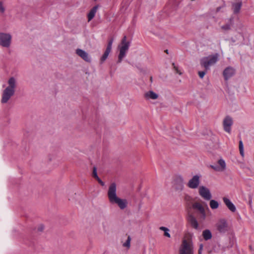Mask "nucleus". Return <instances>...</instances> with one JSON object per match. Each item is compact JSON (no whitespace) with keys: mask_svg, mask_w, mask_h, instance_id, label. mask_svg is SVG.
Instances as JSON below:
<instances>
[{"mask_svg":"<svg viewBox=\"0 0 254 254\" xmlns=\"http://www.w3.org/2000/svg\"><path fill=\"white\" fill-rule=\"evenodd\" d=\"M235 69L232 66H228L224 69L223 75L225 80H228L235 74Z\"/></svg>","mask_w":254,"mask_h":254,"instance_id":"nucleus-14","label":"nucleus"},{"mask_svg":"<svg viewBox=\"0 0 254 254\" xmlns=\"http://www.w3.org/2000/svg\"><path fill=\"white\" fill-rule=\"evenodd\" d=\"M217 230L219 233L225 234L231 230V226L225 219H220L216 224Z\"/></svg>","mask_w":254,"mask_h":254,"instance_id":"nucleus-7","label":"nucleus"},{"mask_svg":"<svg viewBox=\"0 0 254 254\" xmlns=\"http://www.w3.org/2000/svg\"><path fill=\"white\" fill-rule=\"evenodd\" d=\"M210 207L212 209H217L219 207L218 202L215 200H211L209 203Z\"/></svg>","mask_w":254,"mask_h":254,"instance_id":"nucleus-22","label":"nucleus"},{"mask_svg":"<svg viewBox=\"0 0 254 254\" xmlns=\"http://www.w3.org/2000/svg\"><path fill=\"white\" fill-rule=\"evenodd\" d=\"M173 65L174 67V69L176 71L177 73H179L180 75L182 74V72L179 70L178 67L176 66L174 64H173Z\"/></svg>","mask_w":254,"mask_h":254,"instance_id":"nucleus-31","label":"nucleus"},{"mask_svg":"<svg viewBox=\"0 0 254 254\" xmlns=\"http://www.w3.org/2000/svg\"><path fill=\"white\" fill-rule=\"evenodd\" d=\"M201 175H195L190 179L187 183V186L191 189H196L199 187Z\"/></svg>","mask_w":254,"mask_h":254,"instance_id":"nucleus-9","label":"nucleus"},{"mask_svg":"<svg viewBox=\"0 0 254 254\" xmlns=\"http://www.w3.org/2000/svg\"><path fill=\"white\" fill-rule=\"evenodd\" d=\"M159 97V95L153 91H148L144 94V97L145 99L149 100H156Z\"/></svg>","mask_w":254,"mask_h":254,"instance_id":"nucleus-18","label":"nucleus"},{"mask_svg":"<svg viewBox=\"0 0 254 254\" xmlns=\"http://www.w3.org/2000/svg\"><path fill=\"white\" fill-rule=\"evenodd\" d=\"M198 193L201 197H202L205 200H209L212 197L210 190L209 189L204 186H200L199 187Z\"/></svg>","mask_w":254,"mask_h":254,"instance_id":"nucleus-11","label":"nucleus"},{"mask_svg":"<svg viewBox=\"0 0 254 254\" xmlns=\"http://www.w3.org/2000/svg\"><path fill=\"white\" fill-rule=\"evenodd\" d=\"M237 31L238 34L240 35L237 40H244L245 37L246 36L247 33V30L246 27L243 25H240L237 28Z\"/></svg>","mask_w":254,"mask_h":254,"instance_id":"nucleus-15","label":"nucleus"},{"mask_svg":"<svg viewBox=\"0 0 254 254\" xmlns=\"http://www.w3.org/2000/svg\"><path fill=\"white\" fill-rule=\"evenodd\" d=\"M203 248V244H200L199 245V250H198V254H201V252L202 251Z\"/></svg>","mask_w":254,"mask_h":254,"instance_id":"nucleus-34","label":"nucleus"},{"mask_svg":"<svg viewBox=\"0 0 254 254\" xmlns=\"http://www.w3.org/2000/svg\"><path fill=\"white\" fill-rule=\"evenodd\" d=\"M5 10L4 7L3 5L2 2H0V11L2 13L4 12Z\"/></svg>","mask_w":254,"mask_h":254,"instance_id":"nucleus-33","label":"nucleus"},{"mask_svg":"<svg viewBox=\"0 0 254 254\" xmlns=\"http://www.w3.org/2000/svg\"><path fill=\"white\" fill-rule=\"evenodd\" d=\"M159 229L160 230H162V231L164 232V235L165 237H167L168 238H170L171 237V235H170V234L169 233V229L168 228H167V227H165L162 226V227H160L159 228Z\"/></svg>","mask_w":254,"mask_h":254,"instance_id":"nucleus-26","label":"nucleus"},{"mask_svg":"<svg viewBox=\"0 0 254 254\" xmlns=\"http://www.w3.org/2000/svg\"><path fill=\"white\" fill-rule=\"evenodd\" d=\"M233 124L232 118L230 116L226 117L223 121V126L224 130L230 133L231 132V127Z\"/></svg>","mask_w":254,"mask_h":254,"instance_id":"nucleus-12","label":"nucleus"},{"mask_svg":"<svg viewBox=\"0 0 254 254\" xmlns=\"http://www.w3.org/2000/svg\"><path fill=\"white\" fill-rule=\"evenodd\" d=\"M185 199L186 200H189L190 199V197L189 195H187L185 196Z\"/></svg>","mask_w":254,"mask_h":254,"instance_id":"nucleus-37","label":"nucleus"},{"mask_svg":"<svg viewBox=\"0 0 254 254\" xmlns=\"http://www.w3.org/2000/svg\"><path fill=\"white\" fill-rule=\"evenodd\" d=\"M239 150L241 155L242 157L244 156V147H243V144L242 140H240L239 141Z\"/></svg>","mask_w":254,"mask_h":254,"instance_id":"nucleus-28","label":"nucleus"},{"mask_svg":"<svg viewBox=\"0 0 254 254\" xmlns=\"http://www.w3.org/2000/svg\"><path fill=\"white\" fill-rule=\"evenodd\" d=\"M114 39L113 38H111L108 42L107 47L106 48V49L108 50H109L111 51L112 47V44L113 43Z\"/></svg>","mask_w":254,"mask_h":254,"instance_id":"nucleus-29","label":"nucleus"},{"mask_svg":"<svg viewBox=\"0 0 254 254\" xmlns=\"http://www.w3.org/2000/svg\"><path fill=\"white\" fill-rule=\"evenodd\" d=\"M241 3L240 2H237L236 3L233 4V8L234 10V12L236 13H238L241 7Z\"/></svg>","mask_w":254,"mask_h":254,"instance_id":"nucleus-23","label":"nucleus"},{"mask_svg":"<svg viewBox=\"0 0 254 254\" xmlns=\"http://www.w3.org/2000/svg\"><path fill=\"white\" fill-rule=\"evenodd\" d=\"M44 229V227L43 225H40L38 227V230L39 231H42Z\"/></svg>","mask_w":254,"mask_h":254,"instance_id":"nucleus-36","label":"nucleus"},{"mask_svg":"<svg viewBox=\"0 0 254 254\" xmlns=\"http://www.w3.org/2000/svg\"><path fill=\"white\" fill-rule=\"evenodd\" d=\"M129 46L130 42L127 41V37L125 36L122 40L121 44L118 46V49L120 51L118 57V63H121L123 59L126 56Z\"/></svg>","mask_w":254,"mask_h":254,"instance_id":"nucleus-5","label":"nucleus"},{"mask_svg":"<svg viewBox=\"0 0 254 254\" xmlns=\"http://www.w3.org/2000/svg\"><path fill=\"white\" fill-rule=\"evenodd\" d=\"M110 52V51L106 49L105 52L100 59L101 63H103L107 59Z\"/></svg>","mask_w":254,"mask_h":254,"instance_id":"nucleus-25","label":"nucleus"},{"mask_svg":"<svg viewBox=\"0 0 254 254\" xmlns=\"http://www.w3.org/2000/svg\"><path fill=\"white\" fill-rule=\"evenodd\" d=\"M97 9H98V6H95L90 10L89 13L88 14V21H90L94 18V17L95 16V15L96 13Z\"/></svg>","mask_w":254,"mask_h":254,"instance_id":"nucleus-20","label":"nucleus"},{"mask_svg":"<svg viewBox=\"0 0 254 254\" xmlns=\"http://www.w3.org/2000/svg\"><path fill=\"white\" fill-rule=\"evenodd\" d=\"M205 74H206V72L204 71H199L198 72L199 76L201 78H203Z\"/></svg>","mask_w":254,"mask_h":254,"instance_id":"nucleus-32","label":"nucleus"},{"mask_svg":"<svg viewBox=\"0 0 254 254\" xmlns=\"http://www.w3.org/2000/svg\"><path fill=\"white\" fill-rule=\"evenodd\" d=\"M223 200L227 208L231 211L234 212L236 210L235 206L229 198L226 197H224L223 198Z\"/></svg>","mask_w":254,"mask_h":254,"instance_id":"nucleus-16","label":"nucleus"},{"mask_svg":"<svg viewBox=\"0 0 254 254\" xmlns=\"http://www.w3.org/2000/svg\"><path fill=\"white\" fill-rule=\"evenodd\" d=\"M232 25V20L230 19V22L229 23H227L221 27V28L223 31H228L231 29Z\"/></svg>","mask_w":254,"mask_h":254,"instance_id":"nucleus-24","label":"nucleus"},{"mask_svg":"<svg viewBox=\"0 0 254 254\" xmlns=\"http://www.w3.org/2000/svg\"><path fill=\"white\" fill-rule=\"evenodd\" d=\"M96 180L98 182V183L102 186H104V185H105L104 183L99 177L98 178H97Z\"/></svg>","mask_w":254,"mask_h":254,"instance_id":"nucleus-35","label":"nucleus"},{"mask_svg":"<svg viewBox=\"0 0 254 254\" xmlns=\"http://www.w3.org/2000/svg\"><path fill=\"white\" fill-rule=\"evenodd\" d=\"M93 177L95 179H96L97 178H98L99 177L98 176V175H97V170H96V168L95 167H94V168H93Z\"/></svg>","mask_w":254,"mask_h":254,"instance_id":"nucleus-30","label":"nucleus"},{"mask_svg":"<svg viewBox=\"0 0 254 254\" xmlns=\"http://www.w3.org/2000/svg\"><path fill=\"white\" fill-rule=\"evenodd\" d=\"M107 195L109 202L111 204H117L121 209H124L127 207V200L121 198L117 195V185L115 183H112L109 186Z\"/></svg>","mask_w":254,"mask_h":254,"instance_id":"nucleus-1","label":"nucleus"},{"mask_svg":"<svg viewBox=\"0 0 254 254\" xmlns=\"http://www.w3.org/2000/svg\"><path fill=\"white\" fill-rule=\"evenodd\" d=\"M188 221L190 225L195 229L198 228V224L196 219L192 216L190 215L188 218Z\"/></svg>","mask_w":254,"mask_h":254,"instance_id":"nucleus-19","label":"nucleus"},{"mask_svg":"<svg viewBox=\"0 0 254 254\" xmlns=\"http://www.w3.org/2000/svg\"><path fill=\"white\" fill-rule=\"evenodd\" d=\"M12 37L9 33H0V45L9 48L11 45Z\"/></svg>","mask_w":254,"mask_h":254,"instance_id":"nucleus-8","label":"nucleus"},{"mask_svg":"<svg viewBox=\"0 0 254 254\" xmlns=\"http://www.w3.org/2000/svg\"><path fill=\"white\" fill-rule=\"evenodd\" d=\"M75 53L84 61L87 63L91 62V58L86 51L80 49H77Z\"/></svg>","mask_w":254,"mask_h":254,"instance_id":"nucleus-13","label":"nucleus"},{"mask_svg":"<svg viewBox=\"0 0 254 254\" xmlns=\"http://www.w3.org/2000/svg\"><path fill=\"white\" fill-rule=\"evenodd\" d=\"M8 86L2 92L1 103H6L14 95L17 86V79L14 77H11L7 81Z\"/></svg>","mask_w":254,"mask_h":254,"instance_id":"nucleus-2","label":"nucleus"},{"mask_svg":"<svg viewBox=\"0 0 254 254\" xmlns=\"http://www.w3.org/2000/svg\"><path fill=\"white\" fill-rule=\"evenodd\" d=\"M180 254H193V246L190 239H184L179 249Z\"/></svg>","mask_w":254,"mask_h":254,"instance_id":"nucleus-4","label":"nucleus"},{"mask_svg":"<svg viewBox=\"0 0 254 254\" xmlns=\"http://www.w3.org/2000/svg\"><path fill=\"white\" fill-rule=\"evenodd\" d=\"M219 54L216 53L214 55H209L207 57L202 58L200 61V64L206 70L209 69L210 66L215 64L218 61Z\"/></svg>","mask_w":254,"mask_h":254,"instance_id":"nucleus-3","label":"nucleus"},{"mask_svg":"<svg viewBox=\"0 0 254 254\" xmlns=\"http://www.w3.org/2000/svg\"><path fill=\"white\" fill-rule=\"evenodd\" d=\"M210 167L216 172H224L226 169V164L224 160L220 159L218 160L216 164H213Z\"/></svg>","mask_w":254,"mask_h":254,"instance_id":"nucleus-10","label":"nucleus"},{"mask_svg":"<svg viewBox=\"0 0 254 254\" xmlns=\"http://www.w3.org/2000/svg\"><path fill=\"white\" fill-rule=\"evenodd\" d=\"M184 179L180 176L178 175L175 177L172 182V188L177 191H182L185 187Z\"/></svg>","mask_w":254,"mask_h":254,"instance_id":"nucleus-6","label":"nucleus"},{"mask_svg":"<svg viewBox=\"0 0 254 254\" xmlns=\"http://www.w3.org/2000/svg\"><path fill=\"white\" fill-rule=\"evenodd\" d=\"M192 206L194 209H197L199 211L200 213L201 214V217L203 219L205 218L206 214L205 209L200 203L195 202L193 204Z\"/></svg>","mask_w":254,"mask_h":254,"instance_id":"nucleus-17","label":"nucleus"},{"mask_svg":"<svg viewBox=\"0 0 254 254\" xmlns=\"http://www.w3.org/2000/svg\"><path fill=\"white\" fill-rule=\"evenodd\" d=\"M202 236L205 240H208L212 238V234L210 230H205L202 232Z\"/></svg>","mask_w":254,"mask_h":254,"instance_id":"nucleus-21","label":"nucleus"},{"mask_svg":"<svg viewBox=\"0 0 254 254\" xmlns=\"http://www.w3.org/2000/svg\"><path fill=\"white\" fill-rule=\"evenodd\" d=\"M130 241H131V238L130 236L127 237V239L126 240V241L123 244V246L124 247H126L127 248H129L130 246Z\"/></svg>","mask_w":254,"mask_h":254,"instance_id":"nucleus-27","label":"nucleus"}]
</instances>
